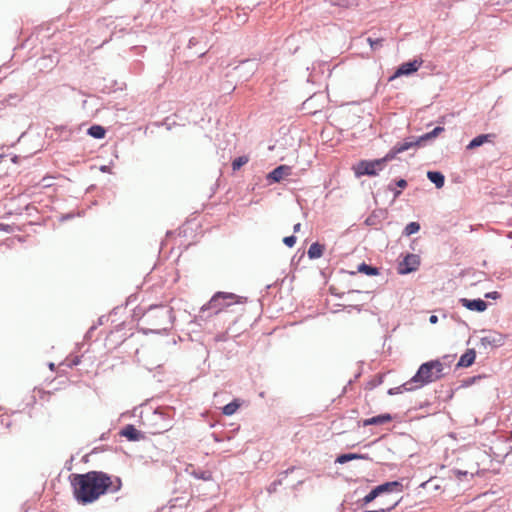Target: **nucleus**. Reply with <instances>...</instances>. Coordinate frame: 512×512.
Instances as JSON below:
<instances>
[{"mask_svg":"<svg viewBox=\"0 0 512 512\" xmlns=\"http://www.w3.org/2000/svg\"><path fill=\"white\" fill-rule=\"evenodd\" d=\"M248 162V158L245 157V156H241V157H238L236 158L233 162H232V168L233 170H238L240 169L244 164H246Z\"/></svg>","mask_w":512,"mask_h":512,"instance_id":"cd10ccee","label":"nucleus"},{"mask_svg":"<svg viewBox=\"0 0 512 512\" xmlns=\"http://www.w3.org/2000/svg\"><path fill=\"white\" fill-rule=\"evenodd\" d=\"M388 189L394 192V198L399 197V195L401 194V191L393 188L392 183L389 184Z\"/></svg>","mask_w":512,"mask_h":512,"instance_id":"72a5a7b5","label":"nucleus"},{"mask_svg":"<svg viewBox=\"0 0 512 512\" xmlns=\"http://www.w3.org/2000/svg\"><path fill=\"white\" fill-rule=\"evenodd\" d=\"M409 146V144L397 143L388 151L384 157L380 159L361 160L354 166L356 177H361L364 175L377 176L379 172L384 169L387 162L393 160L398 154L408 151Z\"/></svg>","mask_w":512,"mask_h":512,"instance_id":"f03ea898","label":"nucleus"},{"mask_svg":"<svg viewBox=\"0 0 512 512\" xmlns=\"http://www.w3.org/2000/svg\"><path fill=\"white\" fill-rule=\"evenodd\" d=\"M70 480L75 500L83 505L95 502L104 494L116 493L122 487L119 477L110 476L103 471L72 474Z\"/></svg>","mask_w":512,"mask_h":512,"instance_id":"f257e3e1","label":"nucleus"},{"mask_svg":"<svg viewBox=\"0 0 512 512\" xmlns=\"http://www.w3.org/2000/svg\"><path fill=\"white\" fill-rule=\"evenodd\" d=\"M212 436H213L215 441H217V442L221 441V439L216 434H213Z\"/></svg>","mask_w":512,"mask_h":512,"instance_id":"58836bf2","label":"nucleus"},{"mask_svg":"<svg viewBox=\"0 0 512 512\" xmlns=\"http://www.w3.org/2000/svg\"><path fill=\"white\" fill-rule=\"evenodd\" d=\"M367 41L371 47L372 50H377L382 46L383 39L382 38H371L368 37Z\"/></svg>","mask_w":512,"mask_h":512,"instance_id":"c85d7f7f","label":"nucleus"},{"mask_svg":"<svg viewBox=\"0 0 512 512\" xmlns=\"http://www.w3.org/2000/svg\"><path fill=\"white\" fill-rule=\"evenodd\" d=\"M324 252V245L314 242L310 245L308 249V257L310 259H317L320 258L323 255Z\"/></svg>","mask_w":512,"mask_h":512,"instance_id":"a211bd4d","label":"nucleus"},{"mask_svg":"<svg viewBox=\"0 0 512 512\" xmlns=\"http://www.w3.org/2000/svg\"><path fill=\"white\" fill-rule=\"evenodd\" d=\"M71 218V215H66L63 219H69Z\"/></svg>","mask_w":512,"mask_h":512,"instance_id":"c03bdc74","label":"nucleus"},{"mask_svg":"<svg viewBox=\"0 0 512 512\" xmlns=\"http://www.w3.org/2000/svg\"><path fill=\"white\" fill-rule=\"evenodd\" d=\"M427 178L435 184L437 188H442L445 183L444 175L439 171H428Z\"/></svg>","mask_w":512,"mask_h":512,"instance_id":"f3484780","label":"nucleus"},{"mask_svg":"<svg viewBox=\"0 0 512 512\" xmlns=\"http://www.w3.org/2000/svg\"><path fill=\"white\" fill-rule=\"evenodd\" d=\"M504 336L496 331H483L480 337V347L483 349H494L504 345Z\"/></svg>","mask_w":512,"mask_h":512,"instance_id":"423d86ee","label":"nucleus"},{"mask_svg":"<svg viewBox=\"0 0 512 512\" xmlns=\"http://www.w3.org/2000/svg\"><path fill=\"white\" fill-rule=\"evenodd\" d=\"M49 368H50L51 370H54V368H55V364H54V363H50V364H49Z\"/></svg>","mask_w":512,"mask_h":512,"instance_id":"a19ab883","label":"nucleus"},{"mask_svg":"<svg viewBox=\"0 0 512 512\" xmlns=\"http://www.w3.org/2000/svg\"><path fill=\"white\" fill-rule=\"evenodd\" d=\"M392 420V416L388 413L377 415L363 421V426L381 425Z\"/></svg>","mask_w":512,"mask_h":512,"instance_id":"2eb2a0df","label":"nucleus"},{"mask_svg":"<svg viewBox=\"0 0 512 512\" xmlns=\"http://www.w3.org/2000/svg\"><path fill=\"white\" fill-rule=\"evenodd\" d=\"M80 362V360L76 357L73 362H72V365H78Z\"/></svg>","mask_w":512,"mask_h":512,"instance_id":"e433bc0d","label":"nucleus"},{"mask_svg":"<svg viewBox=\"0 0 512 512\" xmlns=\"http://www.w3.org/2000/svg\"><path fill=\"white\" fill-rule=\"evenodd\" d=\"M189 43L190 45L194 44V38L190 39Z\"/></svg>","mask_w":512,"mask_h":512,"instance_id":"37998d69","label":"nucleus"},{"mask_svg":"<svg viewBox=\"0 0 512 512\" xmlns=\"http://www.w3.org/2000/svg\"><path fill=\"white\" fill-rule=\"evenodd\" d=\"M120 435L127 438L129 441H140L145 437L143 432L139 431L131 424L123 427L120 431Z\"/></svg>","mask_w":512,"mask_h":512,"instance_id":"9b49d317","label":"nucleus"},{"mask_svg":"<svg viewBox=\"0 0 512 512\" xmlns=\"http://www.w3.org/2000/svg\"><path fill=\"white\" fill-rule=\"evenodd\" d=\"M142 321L148 325L142 328L145 334L166 331L172 322V309L164 305L150 306L144 313Z\"/></svg>","mask_w":512,"mask_h":512,"instance_id":"7ed1b4c3","label":"nucleus"},{"mask_svg":"<svg viewBox=\"0 0 512 512\" xmlns=\"http://www.w3.org/2000/svg\"><path fill=\"white\" fill-rule=\"evenodd\" d=\"M379 496V494L377 493L376 489L373 488L363 499H362V504L363 505H367L369 503H371L373 500H375L377 497Z\"/></svg>","mask_w":512,"mask_h":512,"instance_id":"bb28decb","label":"nucleus"},{"mask_svg":"<svg viewBox=\"0 0 512 512\" xmlns=\"http://www.w3.org/2000/svg\"><path fill=\"white\" fill-rule=\"evenodd\" d=\"M395 185L401 189H404L407 186V181L405 179H399L395 182Z\"/></svg>","mask_w":512,"mask_h":512,"instance_id":"473e14b6","label":"nucleus"},{"mask_svg":"<svg viewBox=\"0 0 512 512\" xmlns=\"http://www.w3.org/2000/svg\"><path fill=\"white\" fill-rule=\"evenodd\" d=\"M366 223H367L368 225H370V224H372V223H373V220L369 217V218H367Z\"/></svg>","mask_w":512,"mask_h":512,"instance_id":"ea45409f","label":"nucleus"},{"mask_svg":"<svg viewBox=\"0 0 512 512\" xmlns=\"http://www.w3.org/2000/svg\"><path fill=\"white\" fill-rule=\"evenodd\" d=\"M377 493L379 495L383 493H400L403 490V485L399 481H391V482H385L381 485H378L375 487Z\"/></svg>","mask_w":512,"mask_h":512,"instance_id":"ddd939ff","label":"nucleus"},{"mask_svg":"<svg viewBox=\"0 0 512 512\" xmlns=\"http://www.w3.org/2000/svg\"><path fill=\"white\" fill-rule=\"evenodd\" d=\"M290 174H291V167H289L287 165H280V166L276 167L275 169H273L268 174L267 179L270 182H279L284 177H286V176H288Z\"/></svg>","mask_w":512,"mask_h":512,"instance_id":"f8f14e48","label":"nucleus"},{"mask_svg":"<svg viewBox=\"0 0 512 512\" xmlns=\"http://www.w3.org/2000/svg\"><path fill=\"white\" fill-rule=\"evenodd\" d=\"M459 303L471 311H477V312H484L487 309V303L480 299H467V298H461L459 299Z\"/></svg>","mask_w":512,"mask_h":512,"instance_id":"9d476101","label":"nucleus"},{"mask_svg":"<svg viewBox=\"0 0 512 512\" xmlns=\"http://www.w3.org/2000/svg\"><path fill=\"white\" fill-rule=\"evenodd\" d=\"M88 135L96 139H102L105 136V129L100 125H93L87 130Z\"/></svg>","mask_w":512,"mask_h":512,"instance_id":"4be33fe9","label":"nucleus"},{"mask_svg":"<svg viewBox=\"0 0 512 512\" xmlns=\"http://www.w3.org/2000/svg\"><path fill=\"white\" fill-rule=\"evenodd\" d=\"M276 488V483H273L271 487L269 488V492H272Z\"/></svg>","mask_w":512,"mask_h":512,"instance_id":"4c0bfd02","label":"nucleus"},{"mask_svg":"<svg viewBox=\"0 0 512 512\" xmlns=\"http://www.w3.org/2000/svg\"><path fill=\"white\" fill-rule=\"evenodd\" d=\"M238 408H239V403L237 401H232V402L228 403L227 405H225L223 407L222 411H223L224 415L230 416V415H233L237 411Z\"/></svg>","mask_w":512,"mask_h":512,"instance_id":"a878e982","label":"nucleus"},{"mask_svg":"<svg viewBox=\"0 0 512 512\" xmlns=\"http://www.w3.org/2000/svg\"><path fill=\"white\" fill-rule=\"evenodd\" d=\"M444 364L440 360H431L420 365L416 374L410 379L415 389L421 388L444 376Z\"/></svg>","mask_w":512,"mask_h":512,"instance_id":"20e7f679","label":"nucleus"},{"mask_svg":"<svg viewBox=\"0 0 512 512\" xmlns=\"http://www.w3.org/2000/svg\"><path fill=\"white\" fill-rule=\"evenodd\" d=\"M476 358V352L474 349H468L459 359L457 367H469L471 366Z\"/></svg>","mask_w":512,"mask_h":512,"instance_id":"4468645a","label":"nucleus"},{"mask_svg":"<svg viewBox=\"0 0 512 512\" xmlns=\"http://www.w3.org/2000/svg\"><path fill=\"white\" fill-rule=\"evenodd\" d=\"M420 265V258L416 254H407L403 261L400 262L398 272L402 275L409 274L418 269Z\"/></svg>","mask_w":512,"mask_h":512,"instance_id":"1a4fd4ad","label":"nucleus"},{"mask_svg":"<svg viewBox=\"0 0 512 512\" xmlns=\"http://www.w3.org/2000/svg\"><path fill=\"white\" fill-rule=\"evenodd\" d=\"M500 296H501L500 293L497 291H492V292H488L485 294V298L494 299V300L500 298Z\"/></svg>","mask_w":512,"mask_h":512,"instance_id":"2f4dec72","label":"nucleus"},{"mask_svg":"<svg viewBox=\"0 0 512 512\" xmlns=\"http://www.w3.org/2000/svg\"><path fill=\"white\" fill-rule=\"evenodd\" d=\"M300 228H301V224L300 223H297L293 226V231L294 233H297L300 231Z\"/></svg>","mask_w":512,"mask_h":512,"instance_id":"c9c22d12","label":"nucleus"},{"mask_svg":"<svg viewBox=\"0 0 512 512\" xmlns=\"http://www.w3.org/2000/svg\"><path fill=\"white\" fill-rule=\"evenodd\" d=\"M443 131H444V127L437 126L432 131L425 133L418 138H414V137L406 138L400 144H409L410 146L408 147V150L412 149V148H416V147L420 146L422 143L436 138Z\"/></svg>","mask_w":512,"mask_h":512,"instance_id":"6e6552de","label":"nucleus"},{"mask_svg":"<svg viewBox=\"0 0 512 512\" xmlns=\"http://www.w3.org/2000/svg\"><path fill=\"white\" fill-rule=\"evenodd\" d=\"M429 322L431 324H436L438 322V317L436 315H431L429 318Z\"/></svg>","mask_w":512,"mask_h":512,"instance_id":"f704fd0d","label":"nucleus"},{"mask_svg":"<svg viewBox=\"0 0 512 512\" xmlns=\"http://www.w3.org/2000/svg\"><path fill=\"white\" fill-rule=\"evenodd\" d=\"M358 272L364 273V274L369 275V276H375V275L379 274V270H378L377 267L370 266V265H368L366 263H361L358 266Z\"/></svg>","mask_w":512,"mask_h":512,"instance_id":"b1692460","label":"nucleus"},{"mask_svg":"<svg viewBox=\"0 0 512 512\" xmlns=\"http://www.w3.org/2000/svg\"><path fill=\"white\" fill-rule=\"evenodd\" d=\"M239 71H244L247 76L252 75L257 69V62L255 60H245L237 68Z\"/></svg>","mask_w":512,"mask_h":512,"instance_id":"6ab92c4d","label":"nucleus"},{"mask_svg":"<svg viewBox=\"0 0 512 512\" xmlns=\"http://www.w3.org/2000/svg\"><path fill=\"white\" fill-rule=\"evenodd\" d=\"M234 303H240V298L234 293L216 292L210 301L201 307L199 317L201 319H206L212 315L220 313L226 307Z\"/></svg>","mask_w":512,"mask_h":512,"instance_id":"39448f33","label":"nucleus"},{"mask_svg":"<svg viewBox=\"0 0 512 512\" xmlns=\"http://www.w3.org/2000/svg\"><path fill=\"white\" fill-rule=\"evenodd\" d=\"M356 459H369V456L367 454H357V453H346L339 455L335 462L339 464H345L349 461L356 460Z\"/></svg>","mask_w":512,"mask_h":512,"instance_id":"dca6fc26","label":"nucleus"},{"mask_svg":"<svg viewBox=\"0 0 512 512\" xmlns=\"http://www.w3.org/2000/svg\"><path fill=\"white\" fill-rule=\"evenodd\" d=\"M422 63V60L417 59L402 63L394 74L389 77L388 81L391 82L400 76H409L415 73L421 67Z\"/></svg>","mask_w":512,"mask_h":512,"instance_id":"0eeeda50","label":"nucleus"},{"mask_svg":"<svg viewBox=\"0 0 512 512\" xmlns=\"http://www.w3.org/2000/svg\"><path fill=\"white\" fill-rule=\"evenodd\" d=\"M283 243L288 247H293L296 243V237L293 235L287 236L283 239Z\"/></svg>","mask_w":512,"mask_h":512,"instance_id":"7c9ffc66","label":"nucleus"},{"mask_svg":"<svg viewBox=\"0 0 512 512\" xmlns=\"http://www.w3.org/2000/svg\"><path fill=\"white\" fill-rule=\"evenodd\" d=\"M155 415H156V416L161 417V418L165 421V423H164V424H163V426H162V428H163L164 430H167L168 428H170V427H171V420H170L169 418H166V417L164 416V413H163L162 411H158V410H156V411H155Z\"/></svg>","mask_w":512,"mask_h":512,"instance_id":"c756f323","label":"nucleus"},{"mask_svg":"<svg viewBox=\"0 0 512 512\" xmlns=\"http://www.w3.org/2000/svg\"><path fill=\"white\" fill-rule=\"evenodd\" d=\"M413 390H415V387L413 386L412 383H410V380H408L407 382H405L404 384H402L398 387L390 388L388 390V394L396 395V394H400L404 391H413Z\"/></svg>","mask_w":512,"mask_h":512,"instance_id":"aec40b11","label":"nucleus"},{"mask_svg":"<svg viewBox=\"0 0 512 512\" xmlns=\"http://www.w3.org/2000/svg\"><path fill=\"white\" fill-rule=\"evenodd\" d=\"M358 292H359V291H357V293H358ZM353 293H356V290H351V291H349V292H348V294H353Z\"/></svg>","mask_w":512,"mask_h":512,"instance_id":"79ce46f5","label":"nucleus"},{"mask_svg":"<svg viewBox=\"0 0 512 512\" xmlns=\"http://www.w3.org/2000/svg\"><path fill=\"white\" fill-rule=\"evenodd\" d=\"M490 137L489 134H481L473 138L470 143L467 145V149H474L481 145H483L485 142L488 141V138Z\"/></svg>","mask_w":512,"mask_h":512,"instance_id":"412c9836","label":"nucleus"},{"mask_svg":"<svg viewBox=\"0 0 512 512\" xmlns=\"http://www.w3.org/2000/svg\"><path fill=\"white\" fill-rule=\"evenodd\" d=\"M420 230V224L418 222H410L404 228L402 235L410 236L412 234L417 233Z\"/></svg>","mask_w":512,"mask_h":512,"instance_id":"393cba45","label":"nucleus"},{"mask_svg":"<svg viewBox=\"0 0 512 512\" xmlns=\"http://www.w3.org/2000/svg\"><path fill=\"white\" fill-rule=\"evenodd\" d=\"M101 170H102V171H106V166H103V167L101 168Z\"/></svg>","mask_w":512,"mask_h":512,"instance_id":"a18cd8bd","label":"nucleus"},{"mask_svg":"<svg viewBox=\"0 0 512 512\" xmlns=\"http://www.w3.org/2000/svg\"><path fill=\"white\" fill-rule=\"evenodd\" d=\"M190 474L194 478L203 480V481H209L212 479V474L208 470L193 469Z\"/></svg>","mask_w":512,"mask_h":512,"instance_id":"5701e85b","label":"nucleus"}]
</instances>
